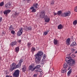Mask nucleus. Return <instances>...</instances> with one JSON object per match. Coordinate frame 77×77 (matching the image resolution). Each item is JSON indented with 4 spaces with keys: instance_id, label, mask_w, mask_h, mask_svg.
<instances>
[{
    "instance_id": "obj_1",
    "label": "nucleus",
    "mask_w": 77,
    "mask_h": 77,
    "mask_svg": "<svg viewBox=\"0 0 77 77\" xmlns=\"http://www.w3.org/2000/svg\"><path fill=\"white\" fill-rule=\"evenodd\" d=\"M65 61L66 63H65L63 65V68H67L68 66V63H69V68H72L73 65L75 64V60L72 59V58L71 57H66Z\"/></svg>"
},
{
    "instance_id": "obj_2",
    "label": "nucleus",
    "mask_w": 77,
    "mask_h": 77,
    "mask_svg": "<svg viewBox=\"0 0 77 77\" xmlns=\"http://www.w3.org/2000/svg\"><path fill=\"white\" fill-rule=\"evenodd\" d=\"M43 54L44 53L43 52L40 51L34 55L35 62L36 64L40 63L41 59L42 57Z\"/></svg>"
},
{
    "instance_id": "obj_3",
    "label": "nucleus",
    "mask_w": 77,
    "mask_h": 77,
    "mask_svg": "<svg viewBox=\"0 0 77 77\" xmlns=\"http://www.w3.org/2000/svg\"><path fill=\"white\" fill-rule=\"evenodd\" d=\"M20 70H16L13 73V76L14 77H18L20 75Z\"/></svg>"
},
{
    "instance_id": "obj_4",
    "label": "nucleus",
    "mask_w": 77,
    "mask_h": 77,
    "mask_svg": "<svg viewBox=\"0 0 77 77\" xmlns=\"http://www.w3.org/2000/svg\"><path fill=\"white\" fill-rule=\"evenodd\" d=\"M45 15V12L44 11H41L40 13V17L41 18H43Z\"/></svg>"
},
{
    "instance_id": "obj_5",
    "label": "nucleus",
    "mask_w": 77,
    "mask_h": 77,
    "mask_svg": "<svg viewBox=\"0 0 77 77\" xmlns=\"http://www.w3.org/2000/svg\"><path fill=\"white\" fill-rule=\"evenodd\" d=\"M71 14V12L70 11L66 12L64 13L63 14L61 15L62 17H68Z\"/></svg>"
},
{
    "instance_id": "obj_6",
    "label": "nucleus",
    "mask_w": 77,
    "mask_h": 77,
    "mask_svg": "<svg viewBox=\"0 0 77 77\" xmlns=\"http://www.w3.org/2000/svg\"><path fill=\"white\" fill-rule=\"evenodd\" d=\"M23 28L21 27L20 28L19 30L17 32V35L19 36H20V35H21L23 33Z\"/></svg>"
},
{
    "instance_id": "obj_7",
    "label": "nucleus",
    "mask_w": 77,
    "mask_h": 77,
    "mask_svg": "<svg viewBox=\"0 0 77 77\" xmlns=\"http://www.w3.org/2000/svg\"><path fill=\"white\" fill-rule=\"evenodd\" d=\"M12 7V5L11 4L9 3H7L5 5V8L6 9H10Z\"/></svg>"
},
{
    "instance_id": "obj_8",
    "label": "nucleus",
    "mask_w": 77,
    "mask_h": 77,
    "mask_svg": "<svg viewBox=\"0 0 77 77\" xmlns=\"http://www.w3.org/2000/svg\"><path fill=\"white\" fill-rule=\"evenodd\" d=\"M17 44V42L16 41L13 42L10 44V45L12 47H14V45H16Z\"/></svg>"
},
{
    "instance_id": "obj_9",
    "label": "nucleus",
    "mask_w": 77,
    "mask_h": 77,
    "mask_svg": "<svg viewBox=\"0 0 77 77\" xmlns=\"http://www.w3.org/2000/svg\"><path fill=\"white\" fill-rule=\"evenodd\" d=\"M30 9L32 10L31 12H36V9L34 8V7H31L30 8Z\"/></svg>"
},
{
    "instance_id": "obj_10",
    "label": "nucleus",
    "mask_w": 77,
    "mask_h": 77,
    "mask_svg": "<svg viewBox=\"0 0 77 77\" xmlns=\"http://www.w3.org/2000/svg\"><path fill=\"white\" fill-rule=\"evenodd\" d=\"M11 12V10H6L4 11V14L5 15H7V14H9Z\"/></svg>"
},
{
    "instance_id": "obj_11",
    "label": "nucleus",
    "mask_w": 77,
    "mask_h": 77,
    "mask_svg": "<svg viewBox=\"0 0 77 77\" xmlns=\"http://www.w3.org/2000/svg\"><path fill=\"white\" fill-rule=\"evenodd\" d=\"M48 16L46 15L45 17V22H49L50 20V19L49 18H48Z\"/></svg>"
},
{
    "instance_id": "obj_12",
    "label": "nucleus",
    "mask_w": 77,
    "mask_h": 77,
    "mask_svg": "<svg viewBox=\"0 0 77 77\" xmlns=\"http://www.w3.org/2000/svg\"><path fill=\"white\" fill-rule=\"evenodd\" d=\"M70 38H68L67 39L66 41V43L68 45H70Z\"/></svg>"
},
{
    "instance_id": "obj_13",
    "label": "nucleus",
    "mask_w": 77,
    "mask_h": 77,
    "mask_svg": "<svg viewBox=\"0 0 77 77\" xmlns=\"http://www.w3.org/2000/svg\"><path fill=\"white\" fill-rule=\"evenodd\" d=\"M31 51L32 52V54H34V52L36 51V49L34 47H32L31 49Z\"/></svg>"
},
{
    "instance_id": "obj_14",
    "label": "nucleus",
    "mask_w": 77,
    "mask_h": 77,
    "mask_svg": "<svg viewBox=\"0 0 77 77\" xmlns=\"http://www.w3.org/2000/svg\"><path fill=\"white\" fill-rule=\"evenodd\" d=\"M11 68H16V64L15 63H13L10 65Z\"/></svg>"
},
{
    "instance_id": "obj_15",
    "label": "nucleus",
    "mask_w": 77,
    "mask_h": 77,
    "mask_svg": "<svg viewBox=\"0 0 77 77\" xmlns=\"http://www.w3.org/2000/svg\"><path fill=\"white\" fill-rule=\"evenodd\" d=\"M66 71V68H63L62 69L61 72L62 73H65Z\"/></svg>"
},
{
    "instance_id": "obj_16",
    "label": "nucleus",
    "mask_w": 77,
    "mask_h": 77,
    "mask_svg": "<svg viewBox=\"0 0 77 77\" xmlns=\"http://www.w3.org/2000/svg\"><path fill=\"white\" fill-rule=\"evenodd\" d=\"M63 27V26L61 24H60L58 26V29H62Z\"/></svg>"
},
{
    "instance_id": "obj_17",
    "label": "nucleus",
    "mask_w": 77,
    "mask_h": 77,
    "mask_svg": "<svg viewBox=\"0 0 77 77\" xmlns=\"http://www.w3.org/2000/svg\"><path fill=\"white\" fill-rule=\"evenodd\" d=\"M18 15H19V13H17V12H15V13L14 14V17H17L18 16Z\"/></svg>"
},
{
    "instance_id": "obj_18",
    "label": "nucleus",
    "mask_w": 77,
    "mask_h": 77,
    "mask_svg": "<svg viewBox=\"0 0 77 77\" xmlns=\"http://www.w3.org/2000/svg\"><path fill=\"white\" fill-rule=\"evenodd\" d=\"M38 3H36L33 5V7H34V8H35V9H37L38 8Z\"/></svg>"
},
{
    "instance_id": "obj_19",
    "label": "nucleus",
    "mask_w": 77,
    "mask_h": 77,
    "mask_svg": "<svg viewBox=\"0 0 77 77\" xmlns=\"http://www.w3.org/2000/svg\"><path fill=\"white\" fill-rule=\"evenodd\" d=\"M15 52H16V53H18V52H19V51L20 50V48L19 47H17L15 48Z\"/></svg>"
},
{
    "instance_id": "obj_20",
    "label": "nucleus",
    "mask_w": 77,
    "mask_h": 77,
    "mask_svg": "<svg viewBox=\"0 0 77 77\" xmlns=\"http://www.w3.org/2000/svg\"><path fill=\"white\" fill-rule=\"evenodd\" d=\"M53 42L55 45H57L58 43V41H57V40L54 39Z\"/></svg>"
},
{
    "instance_id": "obj_21",
    "label": "nucleus",
    "mask_w": 77,
    "mask_h": 77,
    "mask_svg": "<svg viewBox=\"0 0 77 77\" xmlns=\"http://www.w3.org/2000/svg\"><path fill=\"white\" fill-rule=\"evenodd\" d=\"M27 46L29 48H30V47H32V44L30 43V42L28 43Z\"/></svg>"
},
{
    "instance_id": "obj_22",
    "label": "nucleus",
    "mask_w": 77,
    "mask_h": 77,
    "mask_svg": "<svg viewBox=\"0 0 77 77\" xmlns=\"http://www.w3.org/2000/svg\"><path fill=\"white\" fill-rule=\"evenodd\" d=\"M35 64L32 63L29 66V68H35Z\"/></svg>"
},
{
    "instance_id": "obj_23",
    "label": "nucleus",
    "mask_w": 77,
    "mask_h": 77,
    "mask_svg": "<svg viewBox=\"0 0 77 77\" xmlns=\"http://www.w3.org/2000/svg\"><path fill=\"white\" fill-rule=\"evenodd\" d=\"M45 61H46L45 60H43L42 59V60L41 61V64H42V65H43V64H44V63H45Z\"/></svg>"
},
{
    "instance_id": "obj_24",
    "label": "nucleus",
    "mask_w": 77,
    "mask_h": 77,
    "mask_svg": "<svg viewBox=\"0 0 77 77\" xmlns=\"http://www.w3.org/2000/svg\"><path fill=\"white\" fill-rule=\"evenodd\" d=\"M14 29V28H13V27H12V25H11L9 28V30H10V31L11 30H12Z\"/></svg>"
},
{
    "instance_id": "obj_25",
    "label": "nucleus",
    "mask_w": 77,
    "mask_h": 77,
    "mask_svg": "<svg viewBox=\"0 0 77 77\" xmlns=\"http://www.w3.org/2000/svg\"><path fill=\"white\" fill-rule=\"evenodd\" d=\"M21 64L19 63L17 65H16V68H20V67H21Z\"/></svg>"
},
{
    "instance_id": "obj_26",
    "label": "nucleus",
    "mask_w": 77,
    "mask_h": 77,
    "mask_svg": "<svg viewBox=\"0 0 77 77\" xmlns=\"http://www.w3.org/2000/svg\"><path fill=\"white\" fill-rule=\"evenodd\" d=\"M76 45V42H74L72 44L70 45L71 46H73V47H74V46H75Z\"/></svg>"
},
{
    "instance_id": "obj_27",
    "label": "nucleus",
    "mask_w": 77,
    "mask_h": 77,
    "mask_svg": "<svg viewBox=\"0 0 77 77\" xmlns=\"http://www.w3.org/2000/svg\"><path fill=\"white\" fill-rule=\"evenodd\" d=\"M48 32H49V31L48 30L47 31L45 32L44 33V36H45L46 35H47V34H48Z\"/></svg>"
},
{
    "instance_id": "obj_28",
    "label": "nucleus",
    "mask_w": 77,
    "mask_h": 77,
    "mask_svg": "<svg viewBox=\"0 0 77 77\" xmlns=\"http://www.w3.org/2000/svg\"><path fill=\"white\" fill-rule=\"evenodd\" d=\"M72 72V69H70V70L67 73L68 75H69L70 74H71V72Z\"/></svg>"
},
{
    "instance_id": "obj_29",
    "label": "nucleus",
    "mask_w": 77,
    "mask_h": 77,
    "mask_svg": "<svg viewBox=\"0 0 77 77\" xmlns=\"http://www.w3.org/2000/svg\"><path fill=\"white\" fill-rule=\"evenodd\" d=\"M23 62V59H21L20 60L19 63L21 64V63Z\"/></svg>"
},
{
    "instance_id": "obj_30",
    "label": "nucleus",
    "mask_w": 77,
    "mask_h": 77,
    "mask_svg": "<svg viewBox=\"0 0 77 77\" xmlns=\"http://www.w3.org/2000/svg\"><path fill=\"white\" fill-rule=\"evenodd\" d=\"M29 70H31L32 71H33L34 69H36V68H30L29 69Z\"/></svg>"
},
{
    "instance_id": "obj_31",
    "label": "nucleus",
    "mask_w": 77,
    "mask_h": 77,
    "mask_svg": "<svg viewBox=\"0 0 77 77\" xmlns=\"http://www.w3.org/2000/svg\"><path fill=\"white\" fill-rule=\"evenodd\" d=\"M61 14H62V11H58L57 13L58 15H60Z\"/></svg>"
},
{
    "instance_id": "obj_32",
    "label": "nucleus",
    "mask_w": 77,
    "mask_h": 77,
    "mask_svg": "<svg viewBox=\"0 0 77 77\" xmlns=\"http://www.w3.org/2000/svg\"><path fill=\"white\" fill-rule=\"evenodd\" d=\"M16 68H11L10 69V71L12 72V71H13V70H14L15 69H16Z\"/></svg>"
},
{
    "instance_id": "obj_33",
    "label": "nucleus",
    "mask_w": 77,
    "mask_h": 77,
    "mask_svg": "<svg viewBox=\"0 0 77 77\" xmlns=\"http://www.w3.org/2000/svg\"><path fill=\"white\" fill-rule=\"evenodd\" d=\"M27 29H28V30H32V27L31 26H29L27 27Z\"/></svg>"
},
{
    "instance_id": "obj_34",
    "label": "nucleus",
    "mask_w": 77,
    "mask_h": 77,
    "mask_svg": "<svg viewBox=\"0 0 77 77\" xmlns=\"http://www.w3.org/2000/svg\"><path fill=\"white\" fill-rule=\"evenodd\" d=\"M3 5H4V2H2L0 3V6H3Z\"/></svg>"
},
{
    "instance_id": "obj_35",
    "label": "nucleus",
    "mask_w": 77,
    "mask_h": 77,
    "mask_svg": "<svg viewBox=\"0 0 77 77\" xmlns=\"http://www.w3.org/2000/svg\"><path fill=\"white\" fill-rule=\"evenodd\" d=\"M15 32L14 31V30H11V33L13 34V35H14V33H15Z\"/></svg>"
},
{
    "instance_id": "obj_36",
    "label": "nucleus",
    "mask_w": 77,
    "mask_h": 77,
    "mask_svg": "<svg viewBox=\"0 0 77 77\" xmlns=\"http://www.w3.org/2000/svg\"><path fill=\"white\" fill-rule=\"evenodd\" d=\"M22 70H23V72H25V71H26V68H22Z\"/></svg>"
},
{
    "instance_id": "obj_37",
    "label": "nucleus",
    "mask_w": 77,
    "mask_h": 77,
    "mask_svg": "<svg viewBox=\"0 0 77 77\" xmlns=\"http://www.w3.org/2000/svg\"><path fill=\"white\" fill-rule=\"evenodd\" d=\"M77 23V20H75L73 22V24L74 25H75Z\"/></svg>"
},
{
    "instance_id": "obj_38",
    "label": "nucleus",
    "mask_w": 77,
    "mask_h": 77,
    "mask_svg": "<svg viewBox=\"0 0 77 77\" xmlns=\"http://www.w3.org/2000/svg\"><path fill=\"white\" fill-rule=\"evenodd\" d=\"M54 1H52L51 3V5H54Z\"/></svg>"
},
{
    "instance_id": "obj_39",
    "label": "nucleus",
    "mask_w": 77,
    "mask_h": 77,
    "mask_svg": "<svg viewBox=\"0 0 77 77\" xmlns=\"http://www.w3.org/2000/svg\"><path fill=\"white\" fill-rule=\"evenodd\" d=\"M35 69H36V71L38 72H39L38 71H39V68H36Z\"/></svg>"
},
{
    "instance_id": "obj_40",
    "label": "nucleus",
    "mask_w": 77,
    "mask_h": 77,
    "mask_svg": "<svg viewBox=\"0 0 77 77\" xmlns=\"http://www.w3.org/2000/svg\"><path fill=\"white\" fill-rule=\"evenodd\" d=\"M40 67H41L40 65H37L35 67V68H40Z\"/></svg>"
},
{
    "instance_id": "obj_41",
    "label": "nucleus",
    "mask_w": 77,
    "mask_h": 77,
    "mask_svg": "<svg viewBox=\"0 0 77 77\" xmlns=\"http://www.w3.org/2000/svg\"><path fill=\"white\" fill-rule=\"evenodd\" d=\"M74 11L75 12H77V6L75 8Z\"/></svg>"
},
{
    "instance_id": "obj_42",
    "label": "nucleus",
    "mask_w": 77,
    "mask_h": 77,
    "mask_svg": "<svg viewBox=\"0 0 77 77\" xmlns=\"http://www.w3.org/2000/svg\"><path fill=\"white\" fill-rule=\"evenodd\" d=\"M45 57H45V56L44 55L42 59L45 60Z\"/></svg>"
},
{
    "instance_id": "obj_43",
    "label": "nucleus",
    "mask_w": 77,
    "mask_h": 77,
    "mask_svg": "<svg viewBox=\"0 0 77 77\" xmlns=\"http://www.w3.org/2000/svg\"><path fill=\"white\" fill-rule=\"evenodd\" d=\"M2 20H3V19L2 18V17H0V23H1V22L2 21Z\"/></svg>"
},
{
    "instance_id": "obj_44",
    "label": "nucleus",
    "mask_w": 77,
    "mask_h": 77,
    "mask_svg": "<svg viewBox=\"0 0 77 77\" xmlns=\"http://www.w3.org/2000/svg\"><path fill=\"white\" fill-rule=\"evenodd\" d=\"M71 50H72V52H74L75 51V49H74V48H72Z\"/></svg>"
},
{
    "instance_id": "obj_45",
    "label": "nucleus",
    "mask_w": 77,
    "mask_h": 77,
    "mask_svg": "<svg viewBox=\"0 0 77 77\" xmlns=\"http://www.w3.org/2000/svg\"><path fill=\"white\" fill-rule=\"evenodd\" d=\"M39 72H41V71H42V70L41 69L39 68V70H38Z\"/></svg>"
},
{
    "instance_id": "obj_46",
    "label": "nucleus",
    "mask_w": 77,
    "mask_h": 77,
    "mask_svg": "<svg viewBox=\"0 0 77 77\" xmlns=\"http://www.w3.org/2000/svg\"><path fill=\"white\" fill-rule=\"evenodd\" d=\"M31 0H27V3H30Z\"/></svg>"
},
{
    "instance_id": "obj_47",
    "label": "nucleus",
    "mask_w": 77,
    "mask_h": 77,
    "mask_svg": "<svg viewBox=\"0 0 77 77\" xmlns=\"http://www.w3.org/2000/svg\"><path fill=\"white\" fill-rule=\"evenodd\" d=\"M21 42V40H18L17 42L18 43H20Z\"/></svg>"
},
{
    "instance_id": "obj_48",
    "label": "nucleus",
    "mask_w": 77,
    "mask_h": 77,
    "mask_svg": "<svg viewBox=\"0 0 77 77\" xmlns=\"http://www.w3.org/2000/svg\"><path fill=\"white\" fill-rule=\"evenodd\" d=\"M34 77H37V74H34L33 75Z\"/></svg>"
},
{
    "instance_id": "obj_49",
    "label": "nucleus",
    "mask_w": 77,
    "mask_h": 77,
    "mask_svg": "<svg viewBox=\"0 0 77 77\" xmlns=\"http://www.w3.org/2000/svg\"><path fill=\"white\" fill-rule=\"evenodd\" d=\"M40 75H43V72L42 71L40 72Z\"/></svg>"
},
{
    "instance_id": "obj_50",
    "label": "nucleus",
    "mask_w": 77,
    "mask_h": 77,
    "mask_svg": "<svg viewBox=\"0 0 77 77\" xmlns=\"http://www.w3.org/2000/svg\"><path fill=\"white\" fill-rule=\"evenodd\" d=\"M54 15H57V13L54 12Z\"/></svg>"
},
{
    "instance_id": "obj_51",
    "label": "nucleus",
    "mask_w": 77,
    "mask_h": 77,
    "mask_svg": "<svg viewBox=\"0 0 77 77\" xmlns=\"http://www.w3.org/2000/svg\"><path fill=\"white\" fill-rule=\"evenodd\" d=\"M6 77H10V75H6Z\"/></svg>"
},
{
    "instance_id": "obj_52",
    "label": "nucleus",
    "mask_w": 77,
    "mask_h": 77,
    "mask_svg": "<svg viewBox=\"0 0 77 77\" xmlns=\"http://www.w3.org/2000/svg\"><path fill=\"white\" fill-rule=\"evenodd\" d=\"M23 68H26V65H24L23 66Z\"/></svg>"
},
{
    "instance_id": "obj_53",
    "label": "nucleus",
    "mask_w": 77,
    "mask_h": 77,
    "mask_svg": "<svg viewBox=\"0 0 77 77\" xmlns=\"http://www.w3.org/2000/svg\"><path fill=\"white\" fill-rule=\"evenodd\" d=\"M42 75H40L39 77H42Z\"/></svg>"
},
{
    "instance_id": "obj_54",
    "label": "nucleus",
    "mask_w": 77,
    "mask_h": 77,
    "mask_svg": "<svg viewBox=\"0 0 77 77\" xmlns=\"http://www.w3.org/2000/svg\"><path fill=\"white\" fill-rule=\"evenodd\" d=\"M75 53H77V51H76V52H75Z\"/></svg>"
},
{
    "instance_id": "obj_55",
    "label": "nucleus",
    "mask_w": 77,
    "mask_h": 77,
    "mask_svg": "<svg viewBox=\"0 0 77 77\" xmlns=\"http://www.w3.org/2000/svg\"><path fill=\"white\" fill-rule=\"evenodd\" d=\"M52 70H53V71H54V69H53V68H52Z\"/></svg>"
},
{
    "instance_id": "obj_56",
    "label": "nucleus",
    "mask_w": 77,
    "mask_h": 77,
    "mask_svg": "<svg viewBox=\"0 0 77 77\" xmlns=\"http://www.w3.org/2000/svg\"><path fill=\"white\" fill-rule=\"evenodd\" d=\"M1 60V57H0V60Z\"/></svg>"
},
{
    "instance_id": "obj_57",
    "label": "nucleus",
    "mask_w": 77,
    "mask_h": 77,
    "mask_svg": "<svg viewBox=\"0 0 77 77\" xmlns=\"http://www.w3.org/2000/svg\"><path fill=\"white\" fill-rule=\"evenodd\" d=\"M10 77H12V76H10Z\"/></svg>"
},
{
    "instance_id": "obj_58",
    "label": "nucleus",
    "mask_w": 77,
    "mask_h": 77,
    "mask_svg": "<svg viewBox=\"0 0 77 77\" xmlns=\"http://www.w3.org/2000/svg\"><path fill=\"white\" fill-rule=\"evenodd\" d=\"M24 1H26V0H24Z\"/></svg>"
}]
</instances>
